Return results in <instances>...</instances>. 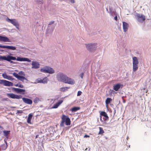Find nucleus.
I'll return each instance as SVG.
<instances>
[{"instance_id":"38","label":"nucleus","mask_w":151,"mask_h":151,"mask_svg":"<svg viewBox=\"0 0 151 151\" xmlns=\"http://www.w3.org/2000/svg\"><path fill=\"white\" fill-rule=\"evenodd\" d=\"M17 113H22L23 112V111L22 110H17Z\"/></svg>"},{"instance_id":"49","label":"nucleus","mask_w":151,"mask_h":151,"mask_svg":"<svg viewBox=\"0 0 151 151\" xmlns=\"http://www.w3.org/2000/svg\"><path fill=\"white\" fill-rule=\"evenodd\" d=\"M38 135H37L36 136V138H37L38 137Z\"/></svg>"},{"instance_id":"21","label":"nucleus","mask_w":151,"mask_h":151,"mask_svg":"<svg viewBox=\"0 0 151 151\" xmlns=\"http://www.w3.org/2000/svg\"><path fill=\"white\" fill-rule=\"evenodd\" d=\"M33 115L32 113L29 114L27 119V122L28 124H31V120L32 118Z\"/></svg>"},{"instance_id":"42","label":"nucleus","mask_w":151,"mask_h":151,"mask_svg":"<svg viewBox=\"0 0 151 151\" xmlns=\"http://www.w3.org/2000/svg\"><path fill=\"white\" fill-rule=\"evenodd\" d=\"M54 23V21H51L50 22V23L49 24V25L51 24Z\"/></svg>"},{"instance_id":"36","label":"nucleus","mask_w":151,"mask_h":151,"mask_svg":"<svg viewBox=\"0 0 151 151\" xmlns=\"http://www.w3.org/2000/svg\"><path fill=\"white\" fill-rule=\"evenodd\" d=\"M82 93V92L81 91H79L78 92L77 96H80V95H81Z\"/></svg>"},{"instance_id":"35","label":"nucleus","mask_w":151,"mask_h":151,"mask_svg":"<svg viewBox=\"0 0 151 151\" xmlns=\"http://www.w3.org/2000/svg\"><path fill=\"white\" fill-rule=\"evenodd\" d=\"M19 75H22V76H25V74L24 72H23L22 71H21L19 73Z\"/></svg>"},{"instance_id":"34","label":"nucleus","mask_w":151,"mask_h":151,"mask_svg":"<svg viewBox=\"0 0 151 151\" xmlns=\"http://www.w3.org/2000/svg\"><path fill=\"white\" fill-rule=\"evenodd\" d=\"M59 106L57 104V103L55 104L52 107V108H57Z\"/></svg>"},{"instance_id":"18","label":"nucleus","mask_w":151,"mask_h":151,"mask_svg":"<svg viewBox=\"0 0 151 151\" xmlns=\"http://www.w3.org/2000/svg\"><path fill=\"white\" fill-rule=\"evenodd\" d=\"M0 41L9 42V39L6 37L0 36Z\"/></svg>"},{"instance_id":"29","label":"nucleus","mask_w":151,"mask_h":151,"mask_svg":"<svg viewBox=\"0 0 151 151\" xmlns=\"http://www.w3.org/2000/svg\"><path fill=\"white\" fill-rule=\"evenodd\" d=\"M40 71L42 72H44L45 73H47V72H48L47 70L46 67L43 68H41L40 69Z\"/></svg>"},{"instance_id":"9","label":"nucleus","mask_w":151,"mask_h":151,"mask_svg":"<svg viewBox=\"0 0 151 151\" xmlns=\"http://www.w3.org/2000/svg\"><path fill=\"white\" fill-rule=\"evenodd\" d=\"M96 46L95 44H89L86 45V47L87 49L90 51L93 52L95 50Z\"/></svg>"},{"instance_id":"13","label":"nucleus","mask_w":151,"mask_h":151,"mask_svg":"<svg viewBox=\"0 0 151 151\" xmlns=\"http://www.w3.org/2000/svg\"><path fill=\"white\" fill-rule=\"evenodd\" d=\"M22 99L23 102L26 104H31L32 103V101L29 99L24 97L22 98Z\"/></svg>"},{"instance_id":"23","label":"nucleus","mask_w":151,"mask_h":151,"mask_svg":"<svg viewBox=\"0 0 151 151\" xmlns=\"http://www.w3.org/2000/svg\"><path fill=\"white\" fill-rule=\"evenodd\" d=\"M80 107H75L72 108L70 109V111L72 112H75L77 111L80 110Z\"/></svg>"},{"instance_id":"16","label":"nucleus","mask_w":151,"mask_h":151,"mask_svg":"<svg viewBox=\"0 0 151 151\" xmlns=\"http://www.w3.org/2000/svg\"><path fill=\"white\" fill-rule=\"evenodd\" d=\"M121 85L119 83H117L114 85L113 87V89L115 91H117L121 88Z\"/></svg>"},{"instance_id":"48","label":"nucleus","mask_w":151,"mask_h":151,"mask_svg":"<svg viewBox=\"0 0 151 151\" xmlns=\"http://www.w3.org/2000/svg\"><path fill=\"white\" fill-rule=\"evenodd\" d=\"M0 128L1 129H3V127H2L1 126H0Z\"/></svg>"},{"instance_id":"4","label":"nucleus","mask_w":151,"mask_h":151,"mask_svg":"<svg viewBox=\"0 0 151 151\" xmlns=\"http://www.w3.org/2000/svg\"><path fill=\"white\" fill-rule=\"evenodd\" d=\"M0 84H3L6 86H13L12 83L5 80L0 79Z\"/></svg>"},{"instance_id":"5","label":"nucleus","mask_w":151,"mask_h":151,"mask_svg":"<svg viewBox=\"0 0 151 151\" xmlns=\"http://www.w3.org/2000/svg\"><path fill=\"white\" fill-rule=\"evenodd\" d=\"M7 21L11 23L14 26L16 27V28L18 29H19V25L18 23V22L15 19H10L9 18H8Z\"/></svg>"},{"instance_id":"52","label":"nucleus","mask_w":151,"mask_h":151,"mask_svg":"<svg viewBox=\"0 0 151 151\" xmlns=\"http://www.w3.org/2000/svg\"><path fill=\"white\" fill-rule=\"evenodd\" d=\"M112 91H113V90H112Z\"/></svg>"},{"instance_id":"32","label":"nucleus","mask_w":151,"mask_h":151,"mask_svg":"<svg viewBox=\"0 0 151 151\" xmlns=\"http://www.w3.org/2000/svg\"><path fill=\"white\" fill-rule=\"evenodd\" d=\"M8 76L6 73H4L2 74V76L5 79H6Z\"/></svg>"},{"instance_id":"6","label":"nucleus","mask_w":151,"mask_h":151,"mask_svg":"<svg viewBox=\"0 0 151 151\" xmlns=\"http://www.w3.org/2000/svg\"><path fill=\"white\" fill-rule=\"evenodd\" d=\"M137 20L140 22H142L145 20V16L143 14H137Z\"/></svg>"},{"instance_id":"3","label":"nucleus","mask_w":151,"mask_h":151,"mask_svg":"<svg viewBox=\"0 0 151 151\" xmlns=\"http://www.w3.org/2000/svg\"><path fill=\"white\" fill-rule=\"evenodd\" d=\"M0 60H2L10 62L11 60H15L16 58L15 57L9 55H8L7 57L0 55Z\"/></svg>"},{"instance_id":"28","label":"nucleus","mask_w":151,"mask_h":151,"mask_svg":"<svg viewBox=\"0 0 151 151\" xmlns=\"http://www.w3.org/2000/svg\"><path fill=\"white\" fill-rule=\"evenodd\" d=\"M40 101L39 99L37 97L35 98L34 101L33 102L34 103L37 104V103L38 102H39Z\"/></svg>"},{"instance_id":"10","label":"nucleus","mask_w":151,"mask_h":151,"mask_svg":"<svg viewBox=\"0 0 151 151\" xmlns=\"http://www.w3.org/2000/svg\"><path fill=\"white\" fill-rule=\"evenodd\" d=\"M13 75L16 78H17L18 79L21 81H22L23 82L24 81V80H27V78L24 77L19 76L18 74L16 73H13Z\"/></svg>"},{"instance_id":"53","label":"nucleus","mask_w":151,"mask_h":151,"mask_svg":"<svg viewBox=\"0 0 151 151\" xmlns=\"http://www.w3.org/2000/svg\"><path fill=\"white\" fill-rule=\"evenodd\" d=\"M11 63H12V61H11Z\"/></svg>"},{"instance_id":"1","label":"nucleus","mask_w":151,"mask_h":151,"mask_svg":"<svg viewBox=\"0 0 151 151\" xmlns=\"http://www.w3.org/2000/svg\"><path fill=\"white\" fill-rule=\"evenodd\" d=\"M56 78L58 81L65 83L73 85L75 83L74 80L68 77L65 74L60 72L56 75Z\"/></svg>"},{"instance_id":"37","label":"nucleus","mask_w":151,"mask_h":151,"mask_svg":"<svg viewBox=\"0 0 151 151\" xmlns=\"http://www.w3.org/2000/svg\"><path fill=\"white\" fill-rule=\"evenodd\" d=\"M63 102V101L62 100L58 102H57V103L59 106Z\"/></svg>"},{"instance_id":"14","label":"nucleus","mask_w":151,"mask_h":151,"mask_svg":"<svg viewBox=\"0 0 151 151\" xmlns=\"http://www.w3.org/2000/svg\"><path fill=\"white\" fill-rule=\"evenodd\" d=\"M17 61H27L28 62H30L31 61V60L29 59L28 58H21L19 57H17V58H16V60Z\"/></svg>"},{"instance_id":"22","label":"nucleus","mask_w":151,"mask_h":151,"mask_svg":"<svg viewBox=\"0 0 151 151\" xmlns=\"http://www.w3.org/2000/svg\"><path fill=\"white\" fill-rule=\"evenodd\" d=\"M100 114L101 115L104 116L105 117L106 120L108 119L109 117L108 116L107 114L105 111H101L100 113Z\"/></svg>"},{"instance_id":"40","label":"nucleus","mask_w":151,"mask_h":151,"mask_svg":"<svg viewBox=\"0 0 151 151\" xmlns=\"http://www.w3.org/2000/svg\"><path fill=\"white\" fill-rule=\"evenodd\" d=\"M83 75H84V73H82L80 74V76H81V78H83Z\"/></svg>"},{"instance_id":"27","label":"nucleus","mask_w":151,"mask_h":151,"mask_svg":"<svg viewBox=\"0 0 151 151\" xmlns=\"http://www.w3.org/2000/svg\"><path fill=\"white\" fill-rule=\"evenodd\" d=\"M99 131L98 133L99 134H102L104 133V131L103 130V128L101 127H99Z\"/></svg>"},{"instance_id":"11","label":"nucleus","mask_w":151,"mask_h":151,"mask_svg":"<svg viewBox=\"0 0 151 151\" xmlns=\"http://www.w3.org/2000/svg\"><path fill=\"white\" fill-rule=\"evenodd\" d=\"M0 47L7 48L13 50H16V47H15L11 46H2L1 45H0Z\"/></svg>"},{"instance_id":"30","label":"nucleus","mask_w":151,"mask_h":151,"mask_svg":"<svg viewBox=\"0 0 151 151\" xmlns=\"http://www.w3.org/2000/svg\"><path fill=\"white\" fill-rule=\"evenodd\" d=\"M10 132V131H4L3 132L4 133V135L5 136H7L9 134Z\"/></svg>"},{"instance_id":"41","label":"nucleus","mask_w":151,"mask_h":151,"mask_svg":"<svg viewBox=\"0 0 151 151\" xmlns=\"http://www.w3.org/2000/svg\"><path fill=\"white\" fill-rule=\"evenodd\" d=\"M84 137H90V136L89 135H87V134H85L84 135Z\"/></svg>"},{"instance_id":"47","label":"nucleus","mask_w":151,"mask_h":151,"mask_svg":"<svg viewBox=\"0 0 151 151\" xmlns=\"http://www.w3.org/2000/svg\"><path fill=\"white\" fill-rule=\"evenodd\" d=\"M15 86H17V87H18V86H19V85L18 84H16V85H15Z\"/></svg>"},{"instance_id":"33","label":"nucleus","mask_w":151,"mask_h":151,"mask_svg":"<svg viewBox=\"0 0 151 151\" xmlns=\"http://www.w3.org/2000/svg\"><path fill=\"white\" fill-rule=\"evenodd\" d=\"M37 2L38 4H42L43 3V0H37Z\"/></svg>"},{"instance_id":"20","label":"nucleus","mask_w":151,"mask_h":151,"mask_svg":"<svg viewBox=\"0 0 151 151\" xmlns=\"http://www.w3.org/2000/svg\"><path fill=\"white\" fill-rule=\"evenodd\" d=\"M47 70L48 72L47 73L50 74L53 73H54V70L53 69L50 67L46 66Z\"/></svg>"},{"instance_id":"15","label":"nucleus","mask_w":151,"mask_h":151,"mask_svg":"<svg viewBox=\"0 0 151 151\" xmlns=\"http://www.w3.org/2000/svg\"><path fill=\"white\" fill-rule=\"evenodd\" d=\"M123 29L124 31L126 32L127 29L129 27L128 24L126 22H123Z\"/></svg>"},{"instance_id":"50","label":"nucleus","mask_w":151,"mask_h":151,"mask_svg":"<svg viewBox=\"0 0 151 151\" xmlns=\"http://www.w3.org/2000/svg\"><path fill=\"white\" fill-rule=\"evenodd\" d=\"M0 51H1V52H3V51H4V50H0Z\"/></svg>"},{"instance_id":"12","label":"nucleus","mask_w":151,"mask_h":151,"mask_svg":"<svg viewBox=\"0 0 151 151\" xmlns=\"http://www.w3.org/2000/svg\"><path fill=\"white\" fill-rule=\"evenodd\" d=\"M32 68L37 69L40 67V65L39 63L37 61H32Z\"/></svg>"},{"instance_id":"2","label":"nucleus","mask_w":151,"mask_h":151,"mask_svg":"<svg viewBox=\"0 0 151 151\" xmlns=\"http://www.w3.org/2000/svg\"><path fill=\"white\" fill-rule=\"evenodd\" d=\"M133 71L135 72L138 68V65L139 63L138 61L137 57H134L132 58Z\"/></svg>"},{"instance_id":"43","label":"nucleus","mask_w":151,"mask_h":151,"mask_svg":"<svg viewBox=\"0 0 151 151\" xmlns=\"http://www.w3.org/2000/svg\"><path fill=\"white\" fill-rule=\"evenodd\" d=\"M114 19H115V20H116L117 21V16H116L115 17H114Z\"/></svg>"},{"instance_id":"51","label":"nucleus","mask_w":151,"mask_h":151,"mask_svg":"<svg viewBox=\"0 0 151 151\" xmlns=\"http://www.w3.org/2000/svg\"><path fill=\"white\" fill-rule=\"evenodd\" d=\"M1 132H0V134H1Z\"/></svg>"},{"instance_id":"8","label":"nucleus","mask_w":151,"mask_h":151,"mask_svg":"<svg viewBox=\"0 0 151 151\" xmlns=\"http://www.w3.org/2000/svg\"><path fill=\"white\" fill-rule=\"evenodd\" d=\"M12 89L17 93L24 95L26 93L25 90L19 88H13Z\"/></svg>"},{"instance_id":"17","label":"nucleus","mask_w":151,"mask_h":151,"mask_svg":"<svg viewBox=\"0 0 151 151\" xmlns=\"http://www.w3.org/2000/svg\"><path fill=\"white\" fill-rule=\"evenodd\" d=\"M68 117L65 115H63L62 118V121L60 124L61 126L62 127L64 126V124L65 122V119Z\"/></svg>"},{"instance_id":"19","label":"nucleus","mask_w":151,"mask_h":151,"mask_svg":"<svg viewBox=\"0 0 151 151\" xmlns=\"http://www.w3.org/2000/svg\"><path fill=\"white\" fill-rule=\"evenodd\" d=\"M38 82L39 83H47V77H45L42 79H37Z\"/></svg>"},{"instance_id":"44","label":"nucleus","mask_w":151,"mask_h":151,"mask_svg":"<svg viewBox=\"0 0 151 151\" xmlns=\"http://www.w3.org/2000/svg\"><path fill=\"white\" fill-rule=\"evenodd\" d=\"M71 3H73L75 2V0H70Z\"/></svg>"},{"instance_id":"24","label":"nucleus","mask_w":151,"mask_h":151,"mask_svg":"<svg viewBox=\"0 0 151 151\" xmlns=\"http://www.w3.org/2000/svg\"><path fill=\"white\" fill-rule=\"evenodd\" d=\"M65 124L66 125H69L70 124V118L68 117L65 119Z\"/></svg>"},{"instance_id":"25","label":"nucleus","mask_w":151,"mask_h":151,"mask_svg":"<svg viewBox=\"0 0 151 151\" xmlns=\"http://www.w3.org/2000/svg\"><path fill=\"white\" fill-rule=\"evenodd\" d=\"M112 101V99L111 98H107L106 100V104H109Z\"/></svg>"},{"instance_id":"26","label":"nucleus","mask_w":151,"mask_h":151,"mask_svg":"<svg viewBox=\"0 0 151 151\" xmlns=\"http://www.w3.org/2000/svg\"><path fill=\"white\" fill-rule=\"evenodd\" d=\"M69 88H70L68 87H62L60 88V90L61 91H65L68 90V89Z\"/></svg>"},{"instance_id":"46","label":"nucleus","mask_w":151,"mask_h":151,"mask_svg":"<svg viewBox=\"0 0 151 151\" xmlns=\"http://www.w3.org/2000/svg\"><path fill=\"white\" fill-rule=\"evenodd\" d=\"M108 105L109 104H106V107H107V108L108 107Z\"/></svg>"},{"instance_id":"39","label":"nucleus","mask_w":151,"mask_h":151,"mask_svg":"<svg viewBox=\"0 0 151 151\" xmlns=\"http://www.w3.org/2000/svg\"><path fill=\"white\" fill-rule=\"evenodd\" d=\"M19 87L21 88H22L24 87L23 85L22 84H19V86H18Z\"/></svg>"},{"instance_id":"31","label":"nucleus","mask_w":151,"mask_h":151,"mask_svg":"<svg viewBox=\"0 0 151 151\" xmlns=\"http://www.w3.org/2000/svg\"><path fill=\"white\" fill-rule=\"evenodd\" d=\"M9 81H13L15 79L13 78L12 76H8L6 79Z\"/></svg>"},{"instance_id":"45","label":"nucleus","mask_w":151,"mask_h":151,"mask_svg":"<svg viewBox=\"0 0 151 151\" xmlns=\"http://www.w3.org/2000/svg\"><path fill=\"white\" fill-rule=\"evenodd\" d=\"M100 121L101 122H103V120L102 119H101V116H100Z\"/></svg>"},{"instance_id":"7","label":"nucleus","mask_w":151,"mask_h":151,"mask_svg":"<svg viewBox=\"0 0 151 151\" xmlns=\"http://www.w3.org/2000/svg\"><path fill=\"white\" fill-rule=\"evenodd\" d=\"M7 95L8 97L13 99H19L22 98L21 95H15L12 93H7Z\"/></svg>"}]
</instances>
